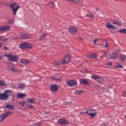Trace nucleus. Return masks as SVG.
Wrapping results in <instances>:
<instances>
[{
  "label": "nucleus",
  "mask_w": 126,
  "mask_h": 126,
  "mask_svg": "<svg viewBox=\"0 0 126 126\" xmlns=\"http://www.w3.org/2000/svg\"><path fill=\"white\" fill-rule=\"evenodd\" d=\"M12 91L11 90H7L4 91V94H0V100L7 101V99L9 98V95L7 94H12Z\"/></svg>",
  "instance_id": "f257e3e1"
},
{
  "label": "nucleus",
  "mask_w": 126,
  "mask_h": 126,
  "mask_svg": "<svg viewBox=\"0 0 126 126\" xmlns=\"http://www.w3.org/2000/svg\"><path fill=\"white\" fill-rule=\"evenodd\" d=\"M11 8L13 12L14 15H16L17 12L20 6L17 3H13L10 5Z\"/></svg>",
  "instance_id": "f03ea898"
},
{
  "label": "nucleus",
  "mask_w": 126,
  "mask_h": 126,
  "mask_svg": "<svg viewBox=\"0 0 126 126\" xmlns=\"http://www.w3.org/2000/svg\"><path fill=\"white\" fill-rule=\"evenodd\" d=\"M71 60V56L69 54H66L64 58L61 60V63L63 64L68 63Z\"/></svg>",
  "instance_id": "7ed1b4c3"
},
{
  "label": "nucleus",
  "mask_w": 126,
  "mask_h": 126,
  "mask_svg": "<svg viewBox=\"0 0 126 126\" xmlns=\"http://www.w3.org/2000/svg\"><path fill=\"white\" fill-rule=\"evenodd\" d=\"M12 113L10 111L6 112V113L2 114L0 116V123H2L4 119L7 118L8 116L11 115Z\"/></svg>",
  "instance_id": "20e7f679"
},
{
  "label": "nucleus",
  "mask_w": 126,
  "mask_h": 126,
  "mask_svg": "<svg viewBox=\"0 0 126 126\" xmlns=\"http://www.w3.org/2000/svg\"><path fill=\"white\" fill-rule=\"evenodd\" d=\"M118 52L116 51L115 53H113L112 54H110L108 52H106L104 53V55L106 56L108 58H110L111 59H115L117 58V56L118 54H117Z\"/></svg>",
  "instance_id": "39448f33"
},
{
  "label": "nucleus",
  "mask_w": 126,
  "mask_h": 126,
  "mask_svg": "<svg viewBox=\"0 0 126 126\" xmlns=\"http://www.w3.org/2000/svg\"><path fill=\"white\" fill-rule=\"evenodd\" d=\"M7 57L9 61L17 62L19 61V59L17 56H13L12 55L7 54L5 55Z\"/></svg>",
  "instance_id": "423d86ee"
},
{
  "label": "nucleus",
  "mask_w": 126,
  "mask_h": 126,
  "mask_svg": "<svg viewBox=\"0 0 126 126\" xmlns=\"http://www.w3.org/2000/svg\"><path fill=\"white\" fill-rule=\"evenodd\" d=\"M20 48L22 49H31L32 48V44L28 43H22L20 45Z\"/></svg>",
  "instance_id": "0eeeda50"
},
{
  "label": "nucleus",
  "mask_w": 126,
  "mask_h": 126,
  "mask_svg": "<svg viewBox=\"0 0 126 126\" xmlns=\"http://www.w3.org/2000/svg\"><path fill=\"white\" fill-rule=\"evenodd\" d=\"M67 83L69 86L72 87V86H77V83L76 81L75 80H72L70 81H68L67 82Z\"/></svg>",
  "instance_id": "6e6552de"
},
{
  "label": "nucleus",
  "mask_w": 126,
  "mask_h": 126,
  "mask_svg": "<svg viewBox=\"0 0 126 126\" xmlns=\"http://www.w3.org/2000/svg\"><path fill=\"white\" fill-rule=\"evenodd\" d=\"M86 113L92 117H94L96 115V111H95V110H88L87 111Z\"/></svg>",
  "instance_id": "1a4fd4ad"
},
{
  "label": "nucleus",
  "mask_w": 126,
  "mask_h": 126,
  "mask_svg": "<svg viewBox=\"0 0 126 126\" xmlns=\"http://www.w3.org/2000/svg\"><path fill=\"white\" fill-rule=\"evenodd\" d=\"M69 32L71 34H76L78 32V29L75 27H70L69 29Z\"/></svg>",
  "instance_id": "9d476101"
},
{
  "label": "nucleus",
  "mask_w": 126,
  "mask_h": 126,
  "mask_svg": "<svg viewBox=\"0 0 126 126\" xmlns=\"http://www.w3.org/2000/svg\"><path fill=\"white\" fill-rule=\"evenodd\" d=\"M105 26L107 28H108L109 29H112L114 30H117V27H116L114 25H112V24L111 23H106Z\"/></svg>",
  "instance_id": "9b49d317"
},
{
  "label": "nucleus",
  "mask_w": 126,
  "mask_h": 126,
  "mask_svg": "<svg viewBox=\"0 0 126 126\" xmlns=\"http://www.w3.org/2000/svg\"><path fill=\"white\" fill-rule=\"evenodd\" d=\"M11 27L10 26H6L0 27V32L1 31H7L10 29Z\"/></svg>",
  "instance_id": "f8f14e48"
},
{
  "label": "nucleus",
  "mask_w": 126,
  "mask_h": 126,
  "mask_svg": "<svg viewBox=\"0 0 126 126\" xmlns=\"http://www.w3.org/2000/svg\"><path fill=\"white\" fill-rule=\"evenodd\" d=\"M50 89L51 91H53V92H56V91H57L58 89V87L56 85H53L51 86Z\"/></svg>",
  "instance_id": "ddd939ff"
},
{
  "label": "nucleus",
  "mask_w": 126,
  "mask_h": 126,
  "mask_svg": "<svg viewBox=\"0 0 126 126\" xmlns=\"http://www.w3.org/2000/svg\"><path fill=\"white\" fill-rule=\"evenodd\" d=\"M58 123L61 125H65L67 123L66 120L61 119L58 120Z\"/></svg>",
  "instance_id": "4468645a"
},
{
  "label": "nucleus",
  "mask_w": 126,
  "mask_h": 126,
  "mask_svg": "<svg viewBox=\"0 0 126 126\" xmlns=\"http://www.w3.org/2000/svg\"><path fill=\"white\" fill-rule=\"evenodd\" d=\"M112 23L114 25H117L119 26H121L123 25V24L122 23H121L120 22L118 21L117 20H113L112 21Z\"/></svg>",
  "instance_id": "2eb2a0df"
},
{
  "label": "nucleus",
  "mask_w": 126,
  "mask_h": 126,
  "mask_svg": "<svg viewBox=\"0 0 126 126\" xmlns=\"http://www.w3.org/2000/svg\"><path fill=\"white\" fill-rule=\"evenodd\" d=\"M6 108L8 110H15V108L13 107V106L10 104L6 105Z\"/></svg>",
  "instance_id": "dca6fc26"
},
{
  "label": "nucleus",
  "mask_w": 126,
  "mask_h": 126,
  "mask_svg": "<svg viewBox=\"0 0 126 126\" xmlns=\"http://www.w3.org/2000/svg\"><path fill=\"white\" fill-rule=\"evenodd\" d=\"M26 96V94H19L17 95L18 98H20L22 99L23 98H25Z\"/></svg>",
  "instance_id": "f3484780"
},
{
  "label": "nucleus",
  "mask_w": 126,
  "mask_h": 126,
  "mask_svg": "<svg viewBox=\"0 0 126 126\" xmlns=\"http://www.w3.org/2000/svg\"><path fill=\"white\" fill-rule=\"evenodd\" d=\"M82 84H88V81L86 79H82L80 81Z\"/></svg>",
  "instance_id": "a211bd4d"
},
{
  "label": "nucleus",
  "mask_w": 126,
  "mask_h": 126,
  "mask_svg": "<svg viewBox=\"0 0 126 126\" xmlns=\"http://www.w3.org/2000/svg\"><path fill=\"white\" fill-rule=\"evenodd\" d=\"M20 62H21V63H23V64H27L29 63L28 60H25V59H21L20 60Z\"/></svg>",
  "instance_id": "6ab92c4d"
},
{
  "label": "nucleus",
  "mask_w": 126,
  "mask_h": 126,
  "mask_svg": "<svg viewBox=\"0 0 126 126\" xmlns=\"http://www.w3.org/2000/svg\"><path fill=\"white\" fill-rule=\"evenodd\" d=\"M7 38H5L4 36H0V41H2L3 42L7 41Z\"/></svg>",
  "instance_id": "aec40b11"
},
{
  "label": "nucleus",
  "mask_w": 126,
  "mask_h": 126,
  "mask_svg": "<svg viewBox=\"0 0 126 126\" xmlns=\"http://www.w3.org/2000/svg\"><path fill=\"white\" fill-rule=\"evenodd\" d=\"M100 77L99 76H97L96 75H93L92 76V78L93 79H94V80H98Z\"/></svg>",
  "instance_id": "412c9836"
},
{
  "label": "nucleus",
  "mask_w": 126,
  "mask_h": 126,
  "mask_svg": "<svg viewBox=\"0 0 126 126\" xmlns=\"http://www.w3.org/2000/svg\"><path fill=\"white\" fill-rule=\"evenodd\" d=\"M50 79L51 80H55V81H59L60 80L59 79L56 78L54 76L50 77Z\"/></svg>",
  "instance_id": "4be33fe9"
},
{
  "label": "nucleus",
  "mask_w": 126,
  "mask_h": 126,
  "mask_svg": "<svg viewBox=\"0 0 126 126\" xmlns=\"http://www.w3.org/2000/svg\"><path fill=\"white\" fill-rule=\"evenodd\" d=\"M10 71L14 72H19V70L15 68H10L9 69Z\"/></svg>",
  "instance_id": "5701e85b"
},
{
  "label": "nucleus",
  "mask_w": 126,
  "mask_h": 126,
  "mask_svg": "<svg viewBox=\"0 0 126 126\" xmlns=\"http://www.w3.org/2000/svg\"><path fill=\"white\" fill-rule=\"evenodd\" d=\"M25 84H19V88L20 89H23V88H25Z\"/></svg>",
  "instance_id": "b1692460"
},
{
  "label": "nucleus",
  "mask_w": 126,
  "mask_h": 126,
  "mask_svg": "<svg viewBox=\"0 0 126 126\" xmlns=\"http://www.w3.org/2000/svg\"><path fill=\"white\" fill-rule=\"evenodd\" d=\"M83 93V91L77 90L75 91V94H76V95H80V94H81V93Z\"/></svg>",
  "instance_id": "393cba45"
},
{
  "label": "nucleus",
  "mask_w": 126,
  "mask_h": 126,
  "mask_svg": "<svg viewBox=\"0 0 126 126\" xmlns=\"http://www.w3.org/2000/svg\"><path fill=\"white\" fill-rule=\"evenodd\" d=\"M28 102L29 103H31L32 104H34L35 100L33 98H31V99H28Z\"/></svg>",
  "instance_id": "a878e982"
},
{
  "label": "nucleus",
  "mask_w": 126,
  "mask_h": 126,
  "mask_svg": "<svg viewBox=\"0 0 126 126\" xmlns=\"http://www.w3.org/2000/svg\"><path fill=\"white\" fill-rule=\"evenodd\" d=\"M120 59L121 61H124L125 59H126V57L125 55H121L120 56Z\"/></svg>",
  "instance_id": "bb28decb"
},
{
  "label": "nucleus",
  "mask_w": 126,
  "mask_h": 126,
  "mask_svg": "<svg viewBox=\"0 0 126 126\" xmlns=\"http://www.w3.org/2000/svg\"><path fill=\"white\" fill-rule=\"evenodd\" d=\"M0 85L1 86H6V84L5 82L0 80Z\"/></svg>",
  "instance_id": "cd10ccee"
},
{
  "label": "nucleus",
  "mask_w": 126,
  "mask_h": 126,
  "mask_svg": "<svg viewBox=\"0 0 126 126\" xmlns=\"http://www.w3.org/2000/svg\"><path fill=\"white\" fill-rule=\"evenodd\" d=\"M119 32L122 33H126V29H124L121 30L119 31Z\"/></svg>",
  "instance_id": "c85d7f7f"
},
{
  "label": "nucleus",
  "mask_w": 126,
  "mask_h": 126,
  "mask_svg": "<svg viewBox=\"0 0 126 126\" xmlns=\"http://www.w3.org/2000/svg\"><path fill=\"white\" fill-rule=\"evenodd\" d=\"M46 36V34H43L42 35H41L40 36V40H43V39H44L45 38Z\"/></svg>",
  "instance_id": "c756f323"
},
{
  "label": "nucleus",
  "mask_w": 126,
  "mask_h": 126,
  "mask_svg": "<svg viewBox=\"0 0 126 126\" xmlns=\"http://www.w3.org/2000/svg\"><path fill=\"white\" fill-rule=\"evenodd\" d=\"M48 5L50 7H53V6H55L54 2H51L49 3Z\"/></svg>",
  "instance_id": "7c9ffc66"
},
{
  "label": "nucleus",
  "mask_w": 126,
  "mask_h": 126,
  "mask_svg": "<svg viewBox=\"0 0 126 126\" xmlns=\"http://www.w3.org/2000/svg\"><path fill=\"white\" fill-rule=\"evenodd\" d=\"M20 39H25L27 38V36L26 35H22L20 36Z\"/></svg>",
  "instance_id": "2f4dec72"
},
{
  "label": "nucleus",
  "mask_w": 126,
  "mask_h": 126,
  "mask_svg": "<svg viewBox=\"0 0 126 126\" xmlns=\"http://www.w3.org/2000/svg\"><path fill=\"white\" fill-rule=\"evenodd\" d=\"M97 81L99 82V83H101V82H103V79L101 78L100 77L98 78V79H97Z\"/></svg>",
  "instance_id": "473e14b6"
},
{
  "label": "nucleus",
  "mask_w": 126,
  "mask_h": 126,
  "mask_svg": "<svg viewBox=\"0 0 126 126\" xmlns=\"http://www.w3.org/2000/svg\"><path fill=\"white\" fill-rule=\"evenodd\" d=\"M26 102H20V104L21 105V106H25V104H26Z\"/></svg>",
  "instance_id": "72a5a7b5"
},
{
  "label": "nucleus",
  "mask_w": 126,
  "mask_h": 126,
  "mask_svg": "<svg viewBox=\"0 0 126 126\" xmlns=\"http://www.w3.org/2000/svg\"><path fill=\"white\" fill-rule=\"evenodd\" d=\"M80 1V0H72V2L78 3Z\"/></svg>",
  "instance_id": "f704fd0d"
},
{
  "label": "nucleus",
  "mask_w": 126,
  "mask_h": 126,
  "mask_svg": "<svg viewBox=\"0 0 126 126\" xmlns=\"http://www.w3.org/2000/svg\"><path fill=\"white\" fill-rule=\"evenodd\" d=\"M100 40V39H94V43L95 44H97V43L96 42H97V41Z\"/></svg>",
  "instance_id": "c9c22d12"
},
{
  "label": "nucleus",
  "mask_w": 126,
  "mask_h": 126,
  "mask_svg": "<svg viewBox=\"0 0 126 126\" xmlns=\"http://www.w3.org/2000/svg\"><path fill=\"white\" fill-rule=\"evenodd\" d=\"M54 64L55 65H56V66H58L60 65V63H59L58 62H54Z\"/></svg>",
  "instance_id": "e433bc0d"
},
{
  "label": "nucleus",
  "mask_w": 126,
  "mask_h": 126,
  "mask_svg": "<svg viewBox=\"0 0 126 126\" xmlns=\"http://www.w3.org/2000/svg\"><path fill=\"white\" fill-rule=\"evenodd\" d=\"M97 57V56L96 55H91V56H90V57L91 58H96Z\"/></svg>",
  "instance_id": "4c0bfd02"
},
{
  "label": "nucleus",
  "mask_w": 126,
  "mask_h": 126,
  "mask_svg": "<svg viewBox=\"0 0 126 126\" xmlns=\"http://www.w3.org/2000/svg\"><path fill=\"white\" fill-rule=\"evenodd\" d=\"M112 63L111 62H109V63H106V64L108 66H112Z\"/></svg>",
  "instance_id": "58836bf2"
},
{
  "label": "nucleus",
  "mask_w": 126,
  "mask_h": 126,
  "mask_svg": "<svg viewBox=\"0 0 126 126\" xmlns=\"http://www.w3.org/2000/svg\"><path fill=\"white\" fill-rule=\"evenodd\" d=\"M116 67L118 68H122L123 66L121 65L120 64H118L116 65Z\"/></svg>",
  "instance_id": "ea45409f"
},
{
  "label": "nucleus",
  "mask_w": 126,
  "mask_h": 126,
  "mask_svg": "<svg viewBox=\"0 0 126 126\" xmlns=\"http://www.w3.org/2000/svg\"><path fill=\"white\" fill-rule=\"evenodd\" d=\"M9 23H14V20H10L9 21Z\"/></svg>",
  "instance_id": "a19ab883"
},
{
  "label": "nucleus",
  "mask_w": 126,
  "mask_h": 126,
  "mask_svg": "<svg viewBox=\"0 0 126 126\" xmlns=\"http://www.w3.org/2000/svg\"><path fill=\"white\" fill-rule=\"evenodd\" d=\"M87 16H89V17H93V14H88L87 15Z\"/></svg>",
  "instance_id": "79ce46f5"
},
{
  "label": "nucleus",
  "mask_w": 126,
  "mask_h": 126,
  "mask_svg": "<svg viewBox=\"0 0 126 126\" xmlns=\"http://www.w3.org/2000/svg\"><path fill=\"white\" fill-rule=\"evenodd\" d=\"M69 104H70L69 102H64V105H69Z\"/></svg>",
  "instance_id": "37998d69"
},
{
  "label": "nucleus",
  "mask_w": 126,
  "mask_h": 126,
  "mask_svg": "<svg viewBox=\"0 0 126 126\" xmlns=\"http://www.w3.org/2000/svg\"><path fill=\"white\" fill-rule=\"evenodd\" d=\"M108 47V44L106 43V45L104 46V47Z\"/></svg>",
  "instance_id": "c03bdc74"
},
{
  "label": "nucleus",
  "mask_w": 126,
  "mask_h": 126,
  "mask_svg": "<svg viewBox=\"0 0 126 126\" xmlns=\"http://www.w3.org/2000/svg\"><path fill=\"white\" fill-rule=\"evenodd\" d=\"M1 46H2V44L0 43V48L1 47Z\"/></svg>",
  "instance_id": "a18cd8bd"
},
{
  "label": "nucleus",
  "mask_w": 126,
  "mask_h": 126,
  "mask_svg": "<svg viewBox=\"0 0 126 126\" xmlns=\"http://www.w3.org/2000/svg\"><path fill=\"white\" fill-rule=\"evenodd\" d=\"M69 0V1H72V0Z\"/></svg>",
  "instance_id": "49530a36"
},
{
  "label": "nucleus",
  "mask_w": 126,
  "mask_h": 126,
  "mask_svg": "<svg viewBox=\"0 0 126 126\" xmlns=\"http://www.w3.org/2000/svg\"><path fill=\"white\" fill-rule=\"evenodd\" d=\"M2 59V57H0V60Z\"/></svg>",
  "instance_id": "de8ad7c7"
},
{
  "label": "nucleus",
  "mask_w": 126,
  "mask_h": 126,
  "mask_svg": "<svg viewBox=\"0 0 126 126\" xmlns=\"http://www.w3.org/2000/svg\"><path fill=\"white\" fill-rule=\"evenodd\" d=\"M32 107H33L32 106H30V108H32Z\"/></svg>",
  "instance_id": "09e8293b"
},
{
  "label": "nucleus",
  "mask_w": 126,
  "mask_h": 126,
  "mask_svg": "<svg viewBox=\"0 0 126 126\" xmlns=\"http://www.w3.org/2000/svg\"><path fill=\"white\" fill-rule=\"evenodd\" d=\"M4 49H7V48H6V47H5V48H4Z\"/></svg>",
  "instance_id": "8fccbe9b"
},
{
  "label": "nucleus",
  "mask_w": 126,
  "mask_h": 126,
  "mask_svg": "<svg viewBox=\"0 0 126 126\" xmlns=\"http://www.w3.org/2000/svg\"><path fill=\"white\" fill-rule=\"evenodd\" d=\"M80 39H82V38H80Z\"/></svg>",
  "instance_id": "3c124183"
},
{
  "label": "nucleus",
  "mask_w": 126,
  "mask_h": 126,
  "mask_svg": "<svg viewBox=\"0 0 126 126\" xmlns=\"http://www.w3.org/2000/svg\"><path fill=\"white\" fill-rule=\"evenodd\" d=\"M125 118L126 119V116H125Z\"/></svg>",
  "instance_id": "603ef678"
}]
</instances>
